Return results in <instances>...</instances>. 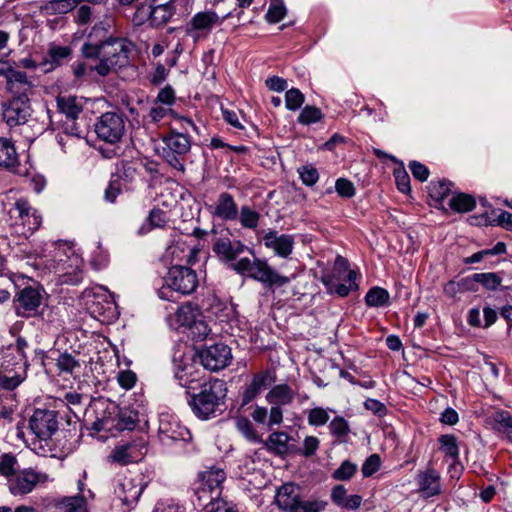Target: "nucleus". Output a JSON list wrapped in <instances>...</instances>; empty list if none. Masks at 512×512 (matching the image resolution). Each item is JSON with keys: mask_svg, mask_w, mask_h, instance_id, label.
Wrapping results in <instances>:
<instances>
[{"mask_svg": "<svg viewBox=\"0 0 512 512\" xmlns=\"http://www.w3.org/2000/svg\"><path fill=\"white\" fill-rule=\"evenodd\" d=\"M18 164V154L13 142L7 138H0V167L15 171Z\"/></svg>", "mask_w": 512, "mask_h": 512, "instance_id": "29", "label": "nucleus"}, {"mask_svg": "<svg viewBox=\"0 0 512 512\" xmlns=\"http://www.w3.org/2000/svg\"><path fill=\"white\" fill-rule=\"evenodd\" d=\"M452 183L445 179L432 181L428 186L429 195L437 202H442L451 192Z\"/></svg>", "mask_w": 512, "mask_h": 512, "instance_id": "40", "label": "nucleus"}, {"mask_svg": "<svg viewBox=\"0 0 512 512\" xmlns=\"http://www.w3.org/2000/svg\"><path fill=\"white\" fill-rule=\"evenodd\" d=\"M48 479L46 473L37 472L31 468L24 469L9 480V490L15 496L26 495L32 492L37 484L45 483Z\"/></svg>", "mask_w": 512, "mask_h": 512, "instance_id": "12", "label": "nucleus"}, {"mask_svg": "<svg viewBox=\"0 0 512 512\" xmlns=\"http://www.w3.org/2000/svg\"><path fill=\"white\" fill-rule=\"evenodd\" d=\"M165 284L158 290V296L162 300L172 301L173 293L189 295L193 293L198 284V276L190 267L181 264H173L164 278Z\"/></svg>", "mask_w": 512, "mask_h": 512, "instance_id": "4", "label": "nucleus"}, {"mask_svg": "<svg viewBox=\"0 0 512 512\" xmlns=\"http://www.w3.org/2000/svg\"><path fill=\"white\" fill-rule=\"evenodd\" d=\"M9 214L11 218L19 220L23 226L27 227L28 231L33 232L41 225V217L26 199L16 200L9 209Z\"/></svg>", "mask_w": 512, "mask_h": 512, "instance_id": "15", "label": "nucleus"}, {"mask_svg": "<svg viewBox=\"0 0 512 512\" xmlns=\"http://www.w3.org/2000/svg\"><path fill=\"white\" fill-rule=\"evenodd\" d=\"M474 279L487 290H496L502 282V278L494 272L475 273Z\"/></svg>", "mask_w": 512, "mask_h": 512, "instance_id": "46", "label": "nucleus"}, {"mask_svg": "<svg viewBox=\"0 0 512 512\" xmlns=\"http://www.w3.org/2000/svg\"><path fill=\"white\" fill-rule=\"evenodd\" d=\"M159 431L162 435V440L189 441L191 439L190 431L180 426L177 422L161 420Z\"/></svg>", "mask_w": 512, "mask_h": 512, "instance_id": "28", "label": "nucleus"}, {"mask_svg": "<svg viewBox=\"0 0 512 512\" xmlns=\"http://www.w3.org/2000/svg\"><path fill=\"white\" fill-rule=\"evenodd\" d=\"M205 512H238L234 505L227 503L221 497L214 503L207 505Z\"/></svg>", "mask_w": 512, "mask_h": 512, "instance_id": "64", "label": "nucleus"}, {"mask_svg": "<svg viewBox=\"0 0 512 512\" xmlns=\"http://www.w3.org/2000/svg\"><path fill=\"white\" fill-rule=\"evenodd\" d=\"M279 508L287 512H321L326 506L324 501H302L297 485L287 483L281 486L275 496Z\"/></svg>", "mask_w": 512, "mask_h": 512, "instance_id": "7", "label": "nucleus"}, {"mask_svg": "<svg viewBox=\"0 0 512 512\" xmlns=\"http://www.w3.org/2000/svg\"><path fill=\"white\" fill-rule=\"evenodd\" d=\"M42 293L31 286L21 289L14 298V308L18 316L31 317L37 313L42 303Z\"/></svg>", "mask_w": 512, "mask_h": 512, "instance_id": "13", "label": "nucleus"}, {"mask_svg": "<svg viewBox=\"0 0 512 512\" xmlns=\"http://www.w3.org/2000/svg\"><path fill=\"white\" fill-rule=\"evenodd\" d=\"M260 218V213L248 205H243L240 210H238V219L243 228L256 229Z\"/></svg>", "mask_w": 512, "mask_h": 512, "instance_id": "38", "label": "nucleus"}, {"mask_svg": "<svg viewBox=\"0 0 512 512\" xmlns=\"http://www.w3.org/2000/svg\"><path fill=\"white\" fill-rule=\"evenodd\" d=\"M389 292L381 287H373L368 290L365 302L370 307H382L389 304Z\"/></svg>", "mask_w": 512, "mask_h": 512, "instance_id": "37", "label": "nucleus"}, {"mask_svg": "<svg viewBox=\"0 0 512 512\" xmlns=\"http://www.w3.org/2000/svg\"><path fill=\"white\" fill-rule=\"evenodd\" d=\"M147 220L149 222L148 230L154 228H164L169 222L167 213L159 208H153L149 212Z\"/></svg>", "mask_w": 512, "mask_h": 512, "instance_id": "55", "label": "nucleus"}, {"mask_svg": "<svg viewBox=\"0 0 512 512\" xmlns=\"http://www.w3.org/2000/svg\"><path fill=\"white\" fill-rule=\"evenodd\" d=\"M237 430L250 442L262 443V438L257 434L252 423L245 417L237 419Z\"/></svg>", "mask_w": 512, "mask_h": 512, "instance_id": "43", "label": "nucleus"}, {"mask_svg": "<svg viewBox=\"0 0 512 512\" xmlns=\"http://www.w3.org/2000/svg\"><path fill=\"white\" fill-rule=\"evenodd\" d=\"M417 482L420 492L427 498L440 493V475L433 468H428L420 472L417 477Z\"/></svg>", "mask_w": 512, "mask_h": 512, "instance_id": "24", "label": "nucleus"}, {"mask_svg": "<svg viewBox=\"0 0 512 512\" xmlns=\"http://www.w3.org/2000/svg\"><path fill=\"white\" fill-rule=\"evenodd\" d=\"M226 393L225 381L212 379L201 385L200 392L192 396L189 404L197 417L206 420L215 415Z\"/></svg>", "mask_w": 512, "mask_h": 512, "instance_id": "3", "label": "nucleus"}, {"mask_svg": "<svg viewBox=\"0 0 512 512\" xmlns=\"http://www.w3.org/2000/svg\"><path fill=\"white\" fill-rule=\"evenodd\" d=\"M197 355L202 366L210 371L222 370L232 360L231 348L224 343H216L200 349Z\"/></svg>", "mask_w": 512, "mask_h": 512, "instance_id": "11", "label": "nucleus"}, {"mask_svg": "<svg viewBox=\"0 0 512 512\" xmlns=\"http://www.w3.org/2000/svg\"><path fill=\"white\" fill-rule=\"evenodd\" d=\"M56 367L61 373L73 374L80 368V362L70 353H58L54 358Z\"/></svg>", "mask_w": 512, "mask_h": 512, "instance_id": "39", "label": "nucleus"}, {"mask_svg": "<svg viewBox=\"0 0 512 512\" xmlns=\"http://www.w3.org/2000/svg\"><path fill=\"white\" fill-rule=\"evenodd\" d=\"M111 28V19L106 17L104 20H101L92 27L90 33L87 36L86 42L82 46V53L85 57L88 56V47L90 46H100L104 41L108 38H113L109 34V30Z\"/></svg>", "mask_w": 512, "mask_h": 512, "instance_id": "21", "label": "nucleus"}, {"mask_svg": "<svg viewBox=\"0 0 512 512\" xmlns=\"http://www.w3.org/2000/svg\"><path fill=\"white\" fill-rule=\"evenodd\" d=\"M115 493L124 504L132 505L138 501L142 488L135 485L132 479L124 478L118 483Z\"/></svg>", "mask_w": 512, "mask_h": 512, "instance_id": "26", "label": "nucleus"}, {"mask_svg": "<svg viewBox=\"0 0 512 512\" xmlns=\"http://www.w3.org/2000/svg\"><path fill=\"white\" fill-rule=\"evenodd\" d=\"M263 243L276 255L286 258L292 253L294 238L291 235H278L276 231H269L263 236Z\"/></svg>", "mask_w": 512, "mask_h": 512, "instance_id": "19", "label": "nucleus"}, {"mask_svg": "<svg viewBox=\"0 0 512 512\" xmlns=\"http://www.w3.org/2000/svg\"><path fill=\"white\" fill-rule=\"evenodd\" d=\"M195 496V505L206 511L207 505H209L210 503H214L216 500L220 498L221 495L212 494V491L208 490L206 487L199 484L195 489Z\"/></svg>", "mask_w": 512, "mask_h": 512, "instance_id": "44", "label": "nucleus"}, {"mask_svg": "<svg viewBox=\"0 0 512 512\" xmlns=\"http://www.w3.org/2000/svg\"><path fill=\"white\" fill-rule=\"evenodd\" d=\"M476 205L475 198L466 193H456L449 200V206L458 213L471 211Z\"/></svg>", "mask_w": 512, "mask_h": 512, "instance_id": "35", "label": "nucleus"}, {"mask_svg": "<svg viewBox=\"0 0 512 512\" xmlns=\"http://www.w3.org/2000/svg\"><path fill=\"white\" fill-rule=\"evenodd\" d=\"M197 254L198 250L195 247L187 245L182 240H177L167 247L163 254V260L171 265L179 264L182 261H186L187 264H194L197 260Z\"/></svg>", "mask_w": 512, "mask_h": 512, "instance_id": "16", "label": "nucleus"}, {"mask_svg": "<svg viewBox=\"0 0 512 512\" xmlns=\"http://www.w3.org/2000/svg\"><path fill=\"white\" fill-rule=\"evenodd\" d=\"M487 422L498 432L512 434V415L505 410H495L488 417Z\"/></svg>", "mask_w": 512, "mask_h": 512, "instance_id": "32", "label": "nucleus"}, {"mask_svg": "<svg viewBox=\"0 0 512 512\" xmlns=\"http://www.w3.org/2000/svg\"><path fill=\"white\" fill-rule=\"evenodd\" d=\"M304 103L303 93L296 88H291L285 93V106L288 110L295 111Z\"/></svg>", "mask_w": 512, "mask_h": 512, "instance_id": "54", "label": "nucleus"}, {"mask_svg": "<svg viewBox=\"0 0 512 512\" xmlns=\"http://www.w3.org/2000/svg\"><path fill=\"white\" fill-rule=\"evenodd\" d=\"M245 248L240 241L232 243L229 238H219L213 245V251L225 261L235 260Z\"/></svg>", "mask_w": 512, "mask_h": 512, "instance_id": "25", "label": "nucleus"}, {"mask_svg": "<svg viewBox=\"0 0 512 512\" xmlns=\"http://www.w3.org/2000/svg\"><path fill=\"white\" fill-rule=\"evenodd\" d=\"M161 157L178 172H185L186 158L191 150V139L182 133L169 132L162 139Z\"/></svg>", "mask_w": 512, "mask_h": 512, "instance_id": "6", "label": "nucleus"}, {"mask_svg": "<svg viewBox=\"0 0 512 512\" xmlns=\"http://www.w3.org/2000/svg\"><path fill=\"white\" fill-rule=\"evenodd\" d=\"M356 470L357 467L355 464L350 461H344L340 467L333 472L332 477L336 480L347 481L353 477Z\"/></svg>", "mask_w": 512, "mask_h": 512, "instance_id": "57", "label": "nucleus"}, {"mask_svg": "<svg viewBox=\"0 0 512 512\" xmlns=\"http://www.w3.org/2000/svg\"><path fill=\"white\" fill-rule=\"evenodd\" d=\"M291 437L282 431L272 432L266 441L262 443L272 453L276 455H285L289 451V441Z\"/></svg>", "mask_w": 512, "mask_h": 512, "instance_id": "31", "label": "nucleus"}, {"mask_svg": "<svg viewBox=\"0 0 512 512\" xmlns=\"http://www.w3.org/2000/svg\"><path fill=\"white\" fill-rule=\"evenodd\" d=\"M147 453L146 441L144 439L134 440L119 446H116L108 456L110 462L126 465L132 462H138Z\"/></svg>", "mask_w": 512, "mask_h": 512, "instance_id": "14", "label": "nucleus"}, {"mask_svg": "<svg viewBox=\"0 0 512 512\" xmlns=\"http://www.w3.org/2000/svg\"><path fill=\"white\" fill-rule=\"evenodd\" d=\"M56 103L58 111L71 121H75L83 110L76 96H58Z\"/></svg>", "mask_w": 512, "mask_h": 512, "instance_id": "30", "label": "nucleus"}, {"mask_svg": "<svg viewBox=\"0 0 512 512\" xmlns=\"http://www.w3.org/2000/svg\"><path fill=\"white\" fill-rule=\"evenodd\" d=\"M356 277L357 274L355 271H349L343 279H338L336 276H322L321 282L326 287L328 293L345 297L351 290L357 288V284L355 283Z\"/></svg>", "mask_w": 512, "mask_h": 512, "instance_id": "18", "label": "nucleus"}, {"mask_svg": "<svg viewBox=\"0 0 512 512\" xmlns=\"http://www.w3.org/2000/svg\"><path fill=\"white\" fill-rule=\"evenodd\" d=\"M155 102L171 108L176 102V93L171 85H166L162 88L155 99Z\"/></svg>", "mask_w": 512, "mask_h": 512, "instance_id": "60", "label": "nucleus"}, {"mask_svg": "<svg viewBox=\"0 0 512 512\" xmlns=\"http://www.w3.org/2000/svg\"><path fill=\"white\" fill-rule=\"evenodd\" d=\"M176 322L179 326L189 327L196 319L191 306H181L175 313Z\"/></svg>", "mask_w": 512, "mask_h": 512, "instance_id": "58", "label": "nucleus"}, {"mask_svg": "<svg viewBox=\"0 0 512 512\" xmlns=\"http://www.w3.org/2000/svg\"><path fill=\"white\" fill-rule=\"evenodd\" d=\"M126 131V118L122 113L106 112L95 124V132L103 141L115 144L119 142Z\"/></svg>", "mask_w": 512, "mask_h": 512, "instance_id": "9", "label": "nucleus"}, {"mask_svg": "<svg viewBox=\"0 0 512 512\" xmlns=\"http://www.w3.org/2000/svg\"><path fill=\"white\" fill-rule=\"evenodd\" d=\"M439 442L441 444V451L445 453V455L456 459L459 455V449L457 445L456 437L453 435H442L439 438Z\"/></svg>", "mask_w": 512, "mask_h": 512, "instance_id": "50", "label": "nucleus"}, {"mask_svg": "<svg viewBox=\"0 0 512 512\" xmlns=\"http://www.w3.org/2000/svg\"><path fill=\"white\" fill-rule=\"evenodd\" d=\"M302 183L306 186H313L319 179L318 170L312 165H304L298 168Z\"/></svg>", "mask_w": 512, "mask_h": 512, "instance_id": "56", "label": "nucleus"}, {"mask_svg": "<svg viewBox=\"0 0 512 512\" xmlns=\"http://www.w3.org/2000/svg\"><path fill=\"white\" fill-rule=\"evenodd\" d=\"M136 174V168L128 161H120L116 165V173L112 176L118 179L119 182L122 180L125 182H132Z\"/></svg>", "mask_w": 512, "mask_h": 512, "instance_id": "47", "label": "nucleus"}, {"mask_svg": "<svg viewBox=\"0 0 512 512\" xmlns=\"http://www.w3.org/2000/svg\"><path fill=\"white\" fill-rule=\"evenodd\" d=\"M175 119L174 124L170 128V132H178L182 133L186 137H189L191 139V132H195L198 134V127L195 125V123L190 119L183 116H179L175 113L173 116Z\"/></svg>", "mask_w": 512, "mask_h": 512, "instance_id": "41", "label": "nucleus"}, {"mask_svg": "<svg viewBox=\"0 0 512 512\" xmlns=\"http://www.w3.org/2000/svg\"><path fill=\"white\" fill-rule=\"evenodd\" d=\"M57 412L48 409H36L29 419V429L32 435L29 447L38 455H46L51 451L49 442L58 430ZM17 437L24 439V432L18 429Z\"/></svg>", "mask_w": 512, "mask_h": 512, "instance_id": "2", "label": "nucleus"}, {"mask_svg": "<svg viewBox=\"0 0 512 512\" xmlns=\"http://www.w3.org/2000/svg\"><path fill=\"white\" fill-rule=\"evenodd\" d=\"M328 429L339 443L347 442V437L350 433V424L344 417H334L329 422Z\"/></svg>", "mask_w": 512, "mask_h": 512, "instance_id": "34", "label": "nucleus"}, {"mask_svg": "<svg viewBox=\"0 0 512 512\" xmlns=\"http://www.w3.org/2000/svg\"><path fill=\"white\" fill-rule=\"evenodd\" d=\"M75 6V0H51L46 3L44 9L50 14H65L73 12Z\"/></svg>", "mask_w": 512, "mask_h": 512, "instance_id": "45", "label": "nucleus"}, {"mask_svg": "<svg viewBox=\"0 0 512 512\" xmlns=\"http://www.w3.org/2000/svg\"><path fill=\"white\" fill-rule=\"evenodd\" d=\"M232 267L238 274L252 278L269 287H281L289 283L288 277L278 274L266 261L258 258L253 260L246 257L241 258Z\"/></svg>", "mask_w": 512, "mask_h": 512, "instance_id": "5", "label": "nucleus"}, {"mask_svg": "<svg viewBox=\"0 0 512 512\" xmlns=\"http://www.w3.org/2000/svg\"><path fill=\"white\" fill-rule=\"evenodd\" d=\"M335 189L338 195L343 198H352L355 195L354 184L346 178L337 179Z\"/></svg>", "mask_w": 512, "mask_h": 512, "instance_id": "61", "label": "nucleus"}, {"mask_svg": "<svg viewBox=\"0 0 512 512\" xmlns=\"http://www.w3.org/2000/svg\"><path fill=\"white\" fill-rule=\"evenodd\" d=\"M17 463V459L13 454H2L0 456V474L7 478L14 476Z\"/></svg>", "mask_w": 512, "mask_h": 512, "instance_id": "53", "label": "nucleus"}, {"mask_svg": "<svg viewBox=\"0 0 512 512\" xmlns=\"http://www.w3.org/2000/svg\"><path fill=\"white\" fill-rule=\"evenodd\" d=\"M59 509L62 512H86V502L83 496H74L65 498Z\"/></svg>", "mask_w": 512, "mask_h": 512, "instance_id": "48", "label": "nucleus"}, {"mask_svg": "<svg viewBox=\"0 0 512 512\" xmlns=\"http://www.w3.org/2000/svg\"><path fill=\"white\" fill-rule=\"evenodd\" d=\"M132 48L133 44L125 38H108L100 46L88 47L89 52L86 58L98 59L99 62L93 67V70L100 76H107L111 71L129 64Z\"/></svg>", "mask_w": 512, "mask_h": 512, "instance_id": "1", "label": "nucleus"}, {"mask_svg": "<svg viewBox=\"0 0 512 512\" xmlns=\"http://www.w3.org/2000/svg\"><path fill=\"white\" fill-rule=\"evenodd\" d=\"M7 89L13 96L28 95L32 90V84L25 72L8 69L5 73Z\"/></svg>", "mask_w": 512, "mask_h": 512, "instance_id": "23", "label": "nucleus"}, {"mask_svg": "<svg viewBox=\"0 0 512 512\" xmlns=\"http://www.w3.org/2000/svg\"><path fill=\"white\" fill-rule=\"evenodd\" d=\"M322 112L315 106H306L298 116V122L304 125L316 123L322 119Z\"/></svg>", "mask_w": 512, "mask_h": 512, "instance_id": "52", "label": "nucleus"}, {"mask_svg": "<svg viewBox=\"0 0 512 512\" xmlns=\"http://www.w3.org/2000/svg\"><path fill=\"white\" fill-rule=\"evenodd\" d=\"M212 215L223 221H235L238 218V206L233 196L227 192L220 193Z\"/></svg>", "mask_w": 512, "mask_h": 512, "instance_id": "20", "label": "nucleus"}, {"mask_svg": "<svg viewBox=\"0 0 512 512\" xmlns=\"http://www.w3.org/2000/svg\"><path fill=\"white\" fill-rule=\"evenodd\" d=\"M189 335L194 341H203L207 338L211 329L204 320H195L189 327Z\"/></svg>", "mask_w": 512, "mask_h": 512, "instance_id": "51", "label": "nucleus"}, {"mask_svg": "<svg viewBox=\"0 0 512 512\" xmlns=\"http://www.w3.org/2000/svg\"><path fill=\"white\" fill-rule=\"evenodd\" d=\"M152 512H186V511L182 505H180L179 503H176L173 500H160L155 504Z\"/></svg>", "mask_w": 512, "mask_h": 512, "instance_id": "63", "label": "nucleus"}, {"mask_svg": "<svg viewBox=\"0 0 512 512\" xmlns=\"http://www.w3.org/2000/svg\"><path fill=\"white\" fill-rule=\"evenodd\" d=\"M275 382V373L269 370H264L256 373L251 383L244 389L242 393V406L252 402L262 390Z\"/></svg>", "mask_w": 512, "mask_h": 512, "instance_id": "17", "label": "nucleus"}, {"mask_svg": "<svg viewBox=\"0 0 512 512\" xmlns=\"http://www.w3.org/2000/svg\"><path fill=\"white\" fill-rule=\"evenodd\" d=\"M349 271L351 270L349 269L348 261L345 258L338 256L336 258L332 272L324 274L323 276H336L338 279H343L346 277Z\"/></svg>", "mask_w": 512, "mask_h": 512, "instance_id": "62", "label": "nucleus"}, {"mask_svg": "<svg viewBox=\"0 0 512 512\" xmlns=\"http://www.w3.org/2000/svg\"><path fill=\"white\" fill-rule=\"evenodd\" d=\"M330 408L315 407L308 411L307 421L310 426L321 427L330 422Z\"/></svg>", "mask_w": 512, "mask_h": 512, "instance_id": "42", "label": "nucleus"}, {"mask_svg": "<svg viewBox=\"0 0 512 512\" xmlns=\"http://www.w3.org/2000/svg\"><path fill=\"white\" fill-rule=\"evenodd\" d=\"M226 473L222 468L212 466L199 474V484L212 491V494L221 495L222 484Z\"/></svg>", "mask_w": 512, "mask_h": 512, "instance_id": "22", "label": "nucleus"}, {"mask_svg": "<svg viewBox=\"0 0 512 512\" xmlns=\"http://www.w3.org/2000/svg\"><path fill=\"white\" fill-rule=\"evenodd\" d=\"M286 15V7L282 0H271L266 14L269 23H278Z\"/></svg>", "mask_w": 512, "mask_h": 512, "instance_id": "49", "label": "nucleus"}, {"mask_svg": "<svg viewBox=\"0 0 512 512\" xmlns=\"http://www.w3.org/2000/svg\"><path fill=\"white\" fill-rule=\"evenodd\" d=\"M31 115L32 108L28 95L13 96L2 104V119L10 128L26 124Z\"/></svg>", "mask_w": 512, "mask_h": 512, "instance_id": "10", "label": "nucleus"}, {"mask_svg": "<svg viewBox=\"0 0 512 512\" xmlns=\"http://www.w3.org/2000/svg\"><path fill=\"white\" fill-rule=\"evenodd\" d=\"M174 15V6L172 2L149 8L148 21L153 27L165 25Z\"/></svg>", "mask_w": 512, "mask_h": 512, "instance_id": "33", "label": "nucleus"}, {"mask_svg": "<svg viewBox=\"0 0 512 512\" xmlns=\"http://www.w3.org/2000/svg\"><path fill=\"white\" fill-rule=\"evenodd\" d=\"M226 17H220L212 10L197 12L186 23L184 28L185 34L194 42H198L207 38L215 27L222 24Z\"/></svg>", "mask_w": 512, "mask_h": 512, "instance_id": "8", "label": "nucleus"}, {"mask_svg": "<svg viewBox=\"0 0 512 512\" xmlns=\"http://www.w3.org/2000/svg\"><path fill=\"white\" fill-rule=\"evenodd\" d=\"M295 395V391L288 384H278L267 393L266 400L272 405L285 406L293 402Z\"/></svg>", "mask_w": 512, "mask_h": 512, "instance_id": "27", "label": "nucleus"}, {"mask_svg": "<svg viewBox=\"0 0 512 512\" xmlns=\"http://www.w3.org/2000/svg\"><path fill=\"white\" fill-rule=\"evenodd\" d=\"M175 115V112L162 104L154 101L153 106L149 110V117L153 123H158L163 120L167 115Z\"/></svg>", "mask_w": 512, "mask_h": 512, "instance_id": "59", "label": "nucleus"}, {"mask_svg": "<svg viewBox=\"0 0 512 512\" xmlns=\"http://www.w3.org/2000/svg\"><path fill=\"white\" fill-rule=\"evenodd\" d=\"M73 20L78 25H88L97 18L98 12L95 7L83 4L75 6L72 12Z\"/></svg>", "mask_w": 512, "mask_h": 512, "instance_id": "36", "label": "nucleus"}]
</instances>
